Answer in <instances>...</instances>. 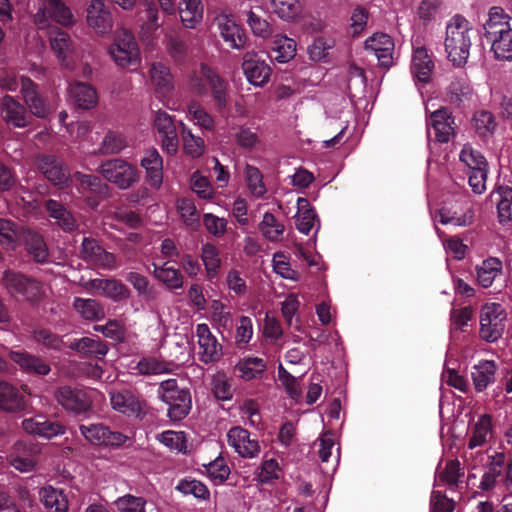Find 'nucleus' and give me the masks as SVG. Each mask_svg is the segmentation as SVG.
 I'll return each mask as SVG.
<instances>
[{"instance_id":"9","label":"nucleus","mask_w":512,"mask_h":512,"mask_svg":"<svg viewBox=\"0 0 512 512\" xmlns=\"http://www.w3.org/2000/svg\"><path fill=\"white\" fill-rule=\"evenodd\" d=\"M57 402L66 410L76 415L91 410L92 399L84 389L68 385L60 386L55 391Z\"/></svg>"},{"instance_id":"1","label":"nucleus","mask_w":512,"mask_h":512,"mask_svg":"<svg viewBox=\"0 0 512 512\" xmlns=\"http://www.w3.org/2000/svg\"><path fill=\"white\" fill-rule=\"evenodd\" d=\"M474 33L470 22L462 15H454L446 25L444 47L448 59L454 66L462 67L467 63Z\"/></svg>"},{"instance_id":"46","label":"nucleus","mask_w":512,"mask_h":512,"mask_svg":"<svg viewBox=\"0 0 512 512\" xmlns=\"http://www.w3.org/2000/svg\"><path fill=\"white\" fill-rule=\"evenodd\" d=\"M478 283L488 288L492 285L495 277L502 271V262L495 257H489L476 267Z\"/></svg>"},{"instance_id":"42","label":"nucleus","mask_w":512,"mask_h":512,"mask_svg":"<svg viewBox=\"0 0 512 512\" xmlns=\"http://www.w3.org/2000/svg\"><path fill=\"white\" fill-rule=\"evenodd\" d=\"M143 6L144 8L140 11V20L143 22L142 29L145 33L152 34L163 25L164 18L155 1H145Z\"/></svg>"},{"instance_id":"64","label":"nucleus","mask_w":512,"mask_h":512,"mask_svg":"<svg viewBox=\"0 0 512 512\" xmlns=\"http://www.w3.org/2000/svg\"><path fill=\"white\" fill-rule=\"evenodd\" d=\"M114 504L119 512H145L146 500L143 497L126 494L119 497Z\"/></svg>"},{"instance_id":"15","label":"nucleus","mask_w":512,"mask_h":512,"mask_svg":"<svg viewBox=\"0 0 512 512\" xmlns=\"http://www.w3.org/2000/svg\"><path fill=\"white\" fill-rule=\"evenodd\" d=\"M162 142V148L170 155L176 154L179 147L177 125L174 119L165 111L159 110L154 119Z\"/></svg>"},{"instance_id":"30","label":"nucleus","mask_w":512,"mask_h":512,"mask_svg":"<svg viewBox=\"0 0 512 512\" xmlns=\"http://www.w3.org/2000/svg\"><path fill=\"white\" fill-rule=\"evenodd\" d=\"M140 165L146 171V179L150 186L158 188L163 181V160L155 148L145 151Z\"/></svg>"},{"instance_id":"21","label":"nucleus","mask_w":512,"mask_h":512,"mask_svg":"<svg viewBox=\"0 0 512 512\" xmlns=\"http://www.w3.org/2000/svg\"><path fill=\"white\" fill-rule=\"evenodd\" d=\"M23 430L31 435L51 439L65 433V426L56 420L48 419L43 415L27 418L22 421Z\"/></svg>"},{"instance_id":"20","label":"nucleus","mask_w":512,"mask_h":512,"mask_svg":"<svg viewBox=\"0 0 512 512\" xmlns=\"http://www.w3.org/2000/svg\"><path fill=\"white\" fill-rule=\"evenodd\" d=\"M228 444L243 458H254L260 453L258 440L248 430L236 426L227 433Z\"/></svg>"},{"instance_id":"37","label":"nucleus","mask_w":512,"mask_h":512,"mask_svg":"<svg viewBox=\"0 0 512 512\" xmlns=\"http://www.w3.org/2000/svg\"><path fill=\"white\" fill-rule=\"evenodd\" d=\"M508 15L500 7H492L488 13V19L484 23V36L486 40L491 39L500 33L512 30L508 22Z\"/></svg>"},{"instance_id":"55","label":"nucleus","mask_w":512,"mask_h":512,"mask_svg":"<svg viewBox=\"0 0 512 512\" xmlns=\"http://www.w3.org/2000/svg\"><path fill=\"white\" fill-rule=\"evenodd\" d=\"M259 229L267 239L275 242L280 239L285 227L282 223L278 222L272 213L266 212L259 224Z\"/></svg>"},{"instance_id":"58","label":"nucleus","mask_w":512,"mask_h":512,"mask_svg":"<svg viewBox=\"0 0 512 512\" xmlns=\"http://www.w3.org/2000/svg\"><path fill=\"white\" fill-rule=\"evenodd\" d=\"M126 146L127 142L122 134L109 131L103 138L99 151L103 155L118 154Z\"/></svg>"},{"instance_id":"38","label":"nucleus","mask_w":512,"mask_h":512,"mask_svg":"<svg viewBox=\"0 0 512 512\" xmlns=\"http://www.w3.org/2000/svg\"><path fill=\"white\" fill-rule=\"evenodd\" d=\"M69 93L74 104L82 109H91L97 104L96 90L88 83L75 82L70 85Z\"/></svg>"},{"instance_id":"40","label":"nucleus","mask_w":512,"mask_h":512,"mask_svg":"<svg viewBox=\"0 0 512 512\" xmlns=\"http://www.w3.org/2000/svg\"><path fill=\"white\" fill-rule=\"evenodd\" d=\"M472 97V88L466 79L456 78L450 82L446 89L447 101L455 107H461Z\"/></svg>"},{"instance_id":"36","label":"nucleus","mask_w":512,"mask_h":512,"mask_svg":"<svg viewBox=\"0 0 512 512\" xmlns=\"http://www.w3.org/2000/svg\"><path fill=\"white\" fill-rule=\"evenodd\" d=\"M295 55L296 42L287 36L276 35L268 55L270 60L278 63H286L293 59Z\"/></svg>"},{"instance_id":"32","label":"nucleus","mask_w":512,"mask_h":512,"mask_svg":"<svg viewBox=\"0 0 512 512\" xmlns=\"http://www.w3.org/2000/svg\"><path fill=\"white\" fill-rule=\"evenodd\" d=\"M497 364L493 360H482L472 367L471 378L476 392H483L495 382Z\"/></svg>"},{"instance_id":"14","label":"nucleus","mask_w":512,"mask_h":512,"mask_svg":"<svg viewBox=\"0 0 512 512\" xmlns=\"http://www.w3.org/2000/svg\"><path fill=\"white\" fill-rule=\"evenodd\" d=\"M242 70L247 80L254 86L262 87L270 79L272 74L271 67L256 52H247L244 54Z\"/></svg>"},{"instance_id":"50","label":"nucleus","mask_w":512,"mask_h":512,"mask_svg":"<svg viewBox=\"0 0 512 512\" xmlns=\"http://www.w3.org/2000/svg\"><path fill=\"white\" fill-rule=\"evenodd\" d=\"M179 125L184 152L193 158L201 156L205 149L204 140L199 136H195L182 122Z\"/></svg>"},{"instance_id":"39","label":"nucleus","mask_w":512,"mask_h":512,"mask_svg":"<svg viewBox=\"0 0 512 512\" xmlns=\"http://www.w3.org/2000/svg\"><path fill=\"white\" fill-rule=\"evenodd\" d=\"M179 15L186 28H195L203 18V5L201 0H179Z\"/></svg>"},{"instance_id":"10","label":"nucleus","mask_w":512,"mask_h":512,"mask_svg":"<svg viewBox=\"0 0 512 512\" xmlns=\"http://www.w3.org/2000/svg\"><path fill=\"white\" fill-rule=\"evenodd\" d=\"M0 117L13 128H26L32 124V117L24 103L10 95L0 98Z\"/></svg>"},{"instance_id":"18","label":"nucleus","mask_w":512,"mask_h":512,"mask_svg":"<svg viewBox=\"0 0 512 512\" xmlns=\"http://www.w3.org/2000/svg\"><path fill=\"white\" fill-rule=\"evenodd\" d=\"M87 24L96 33L104 35L112 31L113 18L104 0H90L86 8Z\"/></svg>"},{"instance_id":"11","label":"nucleus","mask_w":512,"mask_h":512,"mask_svg":"<svg viewBox=\"0 0 512 512\" xmlns=\"http://www.w3.org/2000/svg\"><path fill=\"white\" fill-rule=\"evenodd\" d=\"M81 435L93 445L122 446L129 438L121 432L112 431L102 423L79 426Z\"/></svg>"},{"instance_id":"31","label":"nucleus","mask_w":512,"mask_h":512,"mask_svg":"<svg viewBox=\"0 0 512 512\" xmlns=\"http://www.w3.org/2000/svg\"><path fill=\"white\" fill-rule=\"evenodd\" d=\"M76 189L81 194H93L98 197H104L108 193V185L96 175L75 172L72 176Z\"/></svg>"},{"instance_id":"51","label":"nucleus","mask_w":512,"mask_h":512,"mask_svg":"<svg viewBox=\"0 0 512 512\" xmlns=\"http://www.w3.org/2000/svg\"><path fill=\"white\" fill-rule=\"evenodd\" d=\"M201 259L205 266L208 278H214L218 274L221 266L219 250L215 245L206 243L201 248Z\"/></svg>"},{"instance_id":"54","label":"nucleus","mask_w":512,"mask_h":512,"mask_svg":"<svg viewBox=\"0 0 512 512\" xmlns=\"http://www.w3.org/2000/svg\"><path fill=\"white\" fill-rule=\"evenodd\" d=\"M50 9L49 15L62 26H71L74 23V16L70 8L62 0H47Z\"/></svg>"},{"instance_id":"19","label":"nucleus","mask_w":512,"mask_h":512,"mask_svg":"<svg viewBox=\"0 0 512 512\" xmlns=\"http://www.w3.org/2000/svg\"><path fill=\"white\" fill-rule=\"evenodd\" d=\"M110 402L114 410L127 415L143 419L145 416L144 402L130 390H122L110 393Z\"/></svg>"},{"instance_id":"61","label":"nucleus","mask_w":512,"mask_h":512,"mask_svg":"<svg viewBox=\"0 0 512 512\" xmlns=\"http://www.w3.org/2000/svg\"><path fill=\"white\" fill-rule=\"evenodd\" d=\"M245 176L250 192L257 198L262 197L266 193V187L263 183L261 171L257 167L247 165Z\"/></svg>"},{"instance_id":"63","label":"nucleus","mask_w":512,"mask_h":512,"mask_svg":"<svg viewBox=\"0 0 512 512\" xmlns=\"http://www.w3.org/2000/svg\"><path fill=\"white\" fill-rule=\"evenodd\" d=\"M178 210L184 223L192 228L198 227L199 215L193 200L182 198L177 203Z\"/></svg>"},{"instance_id":"45","label":"nucleus","mask_w":512,"mask_h":512,"mask_svg":"<svg viewBox=\"0 0 512 512\" xmlns=\"http://www.w3.org/2000/svg\"><path fill=\"white\" fill-rule=\"evenodd\" d=\"M472 125L476 134L485 139L492 136L497 128L495 116L487 110H479L473 114Z\"/></svg>"},{"instance_id":"5","label":"nucleus","mask_w":512,"mask_h":512,"mask_svg":"<svg viewBox=\"0 0 512 512\" xmlns=\"http://www.w3.org/2000/svg\"><path fill=\"white\" fill-rule=\"evenodd\" d=\"M109 54L114 62L122 68L136 69L140 64V51L133 34L122 31L117 34L109 47Z\"/></svg>"},{"instance_id":"62","label":"nucleus","mask_w":512,"mask_h":512,"mask_svg":"<svg viewBox=\"0 0 512 512\" xmlns=\"http://www.w3.org/2000/svg\"><path fill=\"white\" fill-rule=\"evenodd\" d=\"M34 340L48 349L61 350L64 342L60 336L46 328H37L33 331Z\"/></svg>"},{"instance_id":"24","label":"nucleus","mask_w":512,"mask_h":512,"mask_svg":"<svg viewBox=\"0 0 512 512\" xmlns=\"http://www.w3.org/2000/svg\"><path fill=\"white\" fill-rule=\"evenodd\" d=\"M427 125L434 129L435 139L440 143H447L456 129L455 118L447 107L432 112Z\"/></svg>"},{"instance_id":"17","label":"nucleus","mask_w":512,"mask_h":512,"mask_svg":"<svg viewBox=\"0 0 512 512\" xmlns=\"http://www.w3.org/2000/svg\"><path fill=\"white\" fill-rule=\"evenodd\" d=\"M81 255L84 261L95 264L104 269L116 268V257L106 251L98 240L84 237L81 244Z\"/></svg>"},{"instance_id":"48","label":"nucleus","mask_w":512,"mask_h":512,"mask_svg":"<svg viewBox=\"0 0 512 512\" xmlns=\"http://www.w3.org/2000/svg\"><path fill=\"white\" fill-rule=\"evenodd\" d=\"M487 41L491 42V50L496 59L512 61V30L504 31Z\"/></svg>"},{"instance_id":"33","label":"nucleus","mask_w":512,"mask_h":512,"mask_svg":"<svg viewBox=\"0 0 512 512\" xmlns=\"http://www.w3.org/2000/svg\"><path fill=\"white\" fill-rule=\"evenodd\" d=\"M434 69V62L425 47H417L413 51L411 72L414 77L423 83L430 80L431 73Z\"/></svg>"},{"instance_id":"43","label":"nucleus","mask_w":512,"mask_h":512,"mask_svg":"<svg viewBox=\"0 0 512 512\" xmlns=\"http://www.w3.org/2000/svg\"><path fill=\"white\" fill-rule=\"evenodd\" d=\"M40 498L43 505L53 512H67L68 511V500L62 490L53 488L52 486H46L41 488Z\"/></svg>"},{"instance_id":"27","label":"nucleus","mask_w":512,"mask_h":512,"mask_svg":"<svg viewBox=\"0 0 512 512\" xmlns=\"http://www.w3.org/2000/svg\"><path fill=\"white\" fill-rule=\"evenodd\" d=\"M68 347L86 358L102 360L108 352L107 344L99 337L74 339Z\"/></svg>"},{"instance_id":"59","label":"nucleus","mask_w":512,"mask_h":512,"mask_svg":"<svg viewBox=\"0 0 512 512\" xmlns=\"http://www.w3.org/2000/svg\"><path fill=\"white\" fill-rule=\"evenodd\" d=\"M18 238L17 225L11 220L0 218V245L6 249H15Z\"/></svg>"},{"instance_id":"23","label":"nucleus","mask_w":512,"mask_h":512,"mask_svg":"<svg viewBox=\"0 0 512 512\" xmlns=\"http://www.w3.org/2000/svg\"><path fill=\"white\" fill-rule=\"evenodd\" d=\"M11 361L17 364L20 370L27 374L46 376L50 373L49 363L42 357L27 351H10L8 354Z\"/></svg>"},{"instance_id":"12","label":"nucleus","mask_w":512,"mask_h":512,"mask_svg":"<svg viewBox=\"0 0 512 512\" xmlns=\"http://www.w3.org/2000/svg\"><path fill=\"white\" fill-rule=\"evenodd\" d=\"M200 73L208 85V93L210 92L215 108L223 111L228 106L229 83L206 64H201Z\"/></svg>"},{"instance_id":"35","label":"nucleus","mask_w":512,"mask_h":512,"mask_svg":"<svg viewBox=\"0 0 512 512\" xmlns=\"http://www.w3.org/2000/svg\"><path fill=\"white\" fill-rule=\"evenodd\" d=\"M72 307L86 321H100L105 317L103 305L93 298L75 297Z\"/></svg>"},{"instance_id":"8","label":"nucleus","mask_w":512,"mask_h":512,"mask_svg":"<svg viewBox=\"0 0 512 512\" xmlns=\"http://www.w3.org/2000/svg\"><path fill=\"white\" fill-rule=\"evenodd\" d=\"M35 162L44 177L59 189L67 188L72 182L67 166L55 155L39 154L36 156Z\"/></svg>"},{"instance_id":"53","label":"nucleus","mask_w":512,"mask_h":512,"mask_svg":"<svg viewBox=\"0 0 512 512\" xmlns=\"http://www.w3.org/2000/svg\"><path fill=\"white\" fill-rule=\"evenodd\" d=\"M50 45L57 58L64 64L67 53L70 51L72 46L69 34L63 30L57 29L50 36Z\"/></svg>"},{"instance_id":"56","label":"nucleus","mask_w":512,"mask_h":512,"mask_svg":"<svg viewBox=\"0 0 512 512\" xmlns=\"http://www.w3.org/2000/svg\"><path fill=\"white\" fill-rule=\"evenodd\" d=\"M439 222L443 225L452 224L454 226H468L472 224L474 213L472 209H467L464 213L459 214L456 211L443 207L439 211Z\"/></svg>"},{"instance_id":"41","label":"nucleus","mask_w":512,"mask_h":512,"mask_svg":"<svg viewBox=\"0 0 512 512\" xmlns=\"http://www.w3.org/2000/svg\"><path fill=\"white\" fill-rule=\"evenodd\" d=\"M152 266L154 277L168 289L177 290L183 287L184 278L179 269L168 266V262H165L162 266L153 263Z\"/></svg>"},{"instance_id":"47","label":"nucleus","mask_w":512,"mask_h":512,"mask_svg":"<svg viewBox=\"0 0 512 512\" xmlns=\"http://www.w3.org/2000/svg\"><path fill=\"white\" fill-rule=\"evenodd\" d=\"M492 433V416L483 414L475 423L468 441V448L474 449L486 443L488 435Z\"/></svg>"},{"instance_id":"3","label":"nucleus","mask_w":512,"mask_h":512,"mask_svg":"<svg viewBox=\"0 0 512 512\" xmlns=\"http://www.w3.org/2000/svg\"><path fill=\"white\" fill-rule=\"evenodd\" d=\"M19 86L21 98L31 117L46 119L53 113L54 106L42 92L39 84L27 76H21Z\"/></svg>"},{"instance_id":"44","label":"nucleus","mask_w":512,"mask_h":512,"mask_svg":"<svg viewBox=\"0 0 512 512\" xmlns=\"http://www.w3.org/2000/svg\"><path fill=\"white\" fill-rule=\"evenodd\" d=\"M297 207L296 228L299 232L308 235L314 226L317 215L306 198L299 197Z\"/></svg>"},{"instance_id":"25","label":"nucleus","mask_w":512,"mask_h":512,"mask_svg":"<svg viewBox=\"0 0 512 512\" xmlns=\"http://www.w3.org/2000/svg\"><path fill=\"white\" fill-rule=\"evenodd\" d=\"M506 457L502 452L495 453L488 457L485 466V472L482 475L479 488L483 491H490L497 485L498 481L502 482L506 470Z\"/></svg>"},{"instance_id":"29","label":"nucleus","mask_w":512,"mask_h":512,"mask_svg":"<svg viewBox=\"0 0 512 512\" xmlns=\"http://www.w3.org/2000/svg\"><path fill=\"white\" fill-rule=\"evenodd\" d=\"M21 239L26 252L36 263L48 262L49 249L40 233L28 229L23 231Z\"/></svg>"},{"instance_id":"57","label":"nucleus","mask_w":512,"mask_h":512,"mask_svg":"<svg viewBox=\"0 0 512 512\" xmlns=\"http://www.w3.org/2000/svg\"><path fill=\"white\" fill-rule=\"evenodd\" d=\"M176 489L184 495H193L201 500H207L210 497V491L207 486L196 479H182L177 484Z\"/></svg>"},{"instance_id":"52","label":"nucleus","mask_w":512,"mask_h":512,"mask_svg":"<svg viewBox=\"0 0 512 512\" xmlns=\"http://www.w3.org/2000/svg\"><path fill=\"white\" fill-rule=\"evenodd\" d=\"M463 476L464 468L461 467L458 459H454L447 461L443 470L438 473V481L443 485L454 488L458 486V482Z\"/></svg>"},{"instance_id":"22","label":"nucleus","mask_w":512,"mask_h":512,"mask_svg":"<svg viewBox=\"0 0 512 512\" xmlns=\"http://www.w3.org/2000/svg\"><path fill=\"white\" fill-rule=\"evenodd\" d=\"M196 334L200 348V361L205 364L217 362L222 356V346L211 333L208 325L205 323L198 324Z\"/></svg>"},{"instance_id":"60","label":"nucleus","mask_w":512,"mask_h":512,"mask_svg":"<svg viewBox=\"0 0 512 512\" xmlns=\"http://www.w3.org/2000/svg\"><path fill=\"white\" fill-rule=\"evenodd\" d=\"M102 295L112 299L114 302H121L130 297V290L119 280L105 279Z\"/></svg>"},{"instance_id":"16","label":"nucleus","mask_w":512,"mask_h":512,"mask_svg":"<svg viewBox=\"0 0 512 512\" xmlns=\"http://www.w3.org/2000/svg\"><path fill=\"white\" fill-rule=\"evenodd\" d=\"M51 224L65 233H73L78 229V221L73 212L63 203L55 199H48L43 205Z\"/></svg>"},{"instance_id":"4","label":"nucleus","mask_w":512,"mask_h":512,"mask_svg":"<svg viewBox=\"0 0 512 512\" xmlns=\"http://www.w3.org/2000/svg\"><path fill=\"white\" fill-rule=\"evenodd\" d=\"M2 280L8 293L12 296L20 295L31 303H38L44 297L41 282L22 273L7 270L4 272Z\"/></svg>"},{"instance_id":"7","label":"nucleus","mask_w":512,"mask_h":512,"mask_svg":"<svg viewBox=\"0 0 512 512\" xmlns=\"http://www.w3.org/2000/svg\"><path fill=\"white\" fill-rule=\"evenodd\" d=\"M506 315L498 303L482 306L480 311L479 336L482 340L493 343L501 338L504 332Z\"/></svg>"},{"instance_id":"13","label":"nucleus","mask_w":512,"mask_h":512,"mask_svg":"<svg viewBox=\"0 0 512 512\" xmlns=\"http://www.w3.org/2000/svg\"><path fill=\"white\" fill-rule=\"evenodd\" d=\"M218 32L224 42L232 49H243L247 36L245 30L236 23L234 17L228 14H219L214 19Z\"/></svg>"},{"instance_id":"28","label":"nucleus","mask_w":512,"mask_h":512,"mask_svg":"<svg viewBox=\"0 0 512 512\" xmlns=\"http://www.w3.org/2000/svg\"><path fill=\"white\" fill-rule=\"evenodd\" d=\"M25 407V395L16 386L0 380V410L17 413L23 411Z\"/></svg>"},{"instance_id":"34","label":"nucleus","mask_w":512,"mask_h":512,"mask_svg":"<svg viewBox=\"0 0 512 512\" xmlns=\"http://www.w3.org/2000/svg\"><path fill=\"white\" fill-rule=\"evenodd\" d=\"M267 369V363L263 358L244 357L238 361L234 370L238 377L244 381L262 379Z\"/></svg>"},{"instance_id":"6","label":"nucleus","mask_w":512,"mask_h":512,"mask_svg":"<svg viewBox=\"0 0 512 512\" xmlns=\"http://www.w3.org/2000/svg\"><path fill=\"white\" fill-rule=\"evenodd\" d=\"M97 170L107 181L124 190L139 179L137 168L121 158L107 160Z\"/></svg>"},{"instance_id":"49","label":"nucleus","mask_w":512,"mask_h":512,"mask_svg":"<svg viewBox=\"0 0 512 512\" xmlns=\"http://www.w3.org/2000/svg\"><path fill=\"white\" fill-rule=\"evenodd\" d=\"M151 79L156 89L161 93H168L173 89L170 69L162 63H154L150 69Z\"/></svg>"},{"instance_id":"2","label":"nucleus","mask_w":512,"mask_h":512,"mask_svg":"<svg viewBox=\"0 0 512 512\" xmlns=\"http://www.w3.org/2000/svg\"><path fill=\"white\" fill-rule=\"evenodd\" d=\"M158 393L169 406L167 415L172 421H180L189 414L192 408L191 393L187 388H180L176 379L162 381Z\"/></svg>"},{"instance_id":"26","label":"nucleus","mask_w":512,"mask_h":512,"mask_svg":"<svg viewBox=\"0 0 512 512\" xmlns=\"http://www.w3.org/2000/svg\"><path fill=\"white\" fill-rule=\"evenodd\" d=\"M38 447L35 445H28L23 442H17L13 446V451L10 454V464L20 472H30L34 469L37 463Z\"/></svg>"}]
</instances>
